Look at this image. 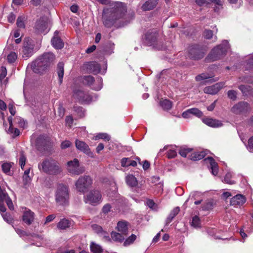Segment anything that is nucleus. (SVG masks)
<instances>
[{"label": "nucleus", "mask_w": 253, "mask_h": 253, "mask_svg": "<svg viewBox=\"0 0 253 253\" xmlns=\"http://www.w3.org/2000/svg\"><path fill=\"white\" fill-rule=\"evenodd\" d=\"M38 168L41 171L51 175H57L62 171L59 163L51 158L45 159L39 164Z\"/></svg>", "instance_id": "3"}, {"label": "nucleus", "mask_w": 253, "mask_h": 253, "mask_svg": "<svg viewBox=\"0 0 253 253\" xmlns=\"http://www.w3.org/2000/svg\"><path fill=\"white\" fill-rule=\"evenodd\" d=\"M17 58V54L14 52H11L8 55L7 59L9 63H12L15 61Z\"/></svg>", "instance_id": "45"}, {"label": "nucleus", "mask_w": 253, "mask_h": 253, "mask_svg": "<svg viewBox=\"0 0 253 253\" xmlns=\"http://www.w3.org/2000/svg\"><path fill=\"white\" fill-rule=\"evenodd\" d=\"M15 121L18 124L19 126L21 127H24L25 123L23 119H21V118H17L15 119Z\"/></svg>", "instance_id": "60"}, {"label": "nucleus", "mask_w": 253, "mask_h": 253, "mask_svg": "<svg viewBox=\"0 0 253 253\" xmlns=\"http://www.w3.org/2000/svg\"><path fill=\"white\" fill-rule=\"evenodd\" d=\"M11 168V164L10 163H4L1 166L2 171L7 175H11L12 173L10 171Z\"/></svg>", "instance_id": "37"}, {"label": "nucleus", "mask_w": 253, "mask_h": 253, "mask_svg": "<svg viewBox=\"0 0 253 253\" xmlns=\"http://www.w3.org/2000/svg\"><path fill=\"white\" fill-rule=\"evenodd\" d=\"M34 43L32 40L29 38H26L24 39L23 49H22V57L27 59L34 53Z\"/></svg>", "instance_id": "10"}, {"label": "nucleus", "mask_w": 253, "mask_h": 253, "mask_svg": "<svg viewBox=\"0 0 253 253\" xmlns=\"http://www.w3.org/2000/svg\"><path fill=\"white\" fill-rule=\"evenodd\" d=\"M204 161H208L210 163L212 174L214 175H217L218 172V168L217 163L215 160L212 157H209L206 158Z\"/></svg>", "instance_id": "24"}, {"label": "nucleus", "mask_w": 253, "mask_h": 253, "mask_svg": "<svg viewBox=\"0 0 253 253\" xmlns=\"http://www.w3.org/2000/svg\"><path fill=\"white\" fill-rule=\"evenodd\" d=\"M206 155L205 151L196 152L191 154L190 159L193 161H198L204 158Z\"/></svg>", "instance_id": "32"}, {"label": "nucleus", "mask_w": 253, "mask_h": 253, "mask_svg": "<svg viewBox=\"0 0 253 253\" xmlns=\"http://www.w3.org/2000/svg\"><path fill=\"white\" fill-rule=\"evenodd\" d=\"M90 250L93 253H101L102 249L101 247L93 242H91L90 246Z\"/></svg>", "instance_id": "35"}, {"label": "nucleus", "mask_w": 253, "mask_h": 253, "mask_svg": "<svg viewBox=\"0 0 253 253\" xmlns=\"http://www.w3.org/2000/svg\"><path fill=\"white\" fill-rule=\"evenodd\" d=\"M192 150V149L187 148L186 146L180 147L179 149V154L183 157H186L187 154L190 153Z\"/></svg>", "instance_id": "38"}, {"label": "nucleus", "mask_w": 253, "mask_h": 253, "mask_svg": "<svg viewBox=\"0 0 253 253\" xmlns=\"http://www.w3.org/2000/svg\"><path fill=\"white\" fill-rule=\"evenodd\" d=\"M0 81L2 82V80L6 77L7 75L6 69L5 67L2 66L0 68Z\"/></svg>", "instance_id": "55"}, {"label": "nucleus", "mask_w": 253, "mask_h": 253, "mask_svg": "<svg viewBox=\"0 0 253 253\" xmlns=\"http://www.w3.org/2000/svg\"><path fill=\"white\" fill-rule=\"evenodd\" d=\"M92 228L95 232L100 235L102 233H103L104 231L102 228L100 226L97 224L92 225Z\"/></svg>", "instance_id": "51"}, {"label": "nucleus", "mask_w": 253, "mask_h": 253, "mask_svg": "<svg viewBox=\"0 0 253 253\" xmlns=\"http://www.w3.org/2000/svg\"><path fill=\"white\" fill-rule=\"evenodd\" d=\"M34 213L30 210H26L24 211L22 216L23 221L27 225H30L34 220Z\"/></svg>", "instance_id": "18"}, {"label": "nucleus", "mask_w": 253, "mask_h": 253, "mask_svg": "<svg viewBox=\"0 0 253 253\" xmlns=\"http://www.w3.org/2000/svg\"><path fill=\"white\" fill-rule=\"evenodd\" d=\"M111 236L112 239L115 242L122 243L126 236L124 235L121 233L116 232L112 231L111 233Z\"/></svg>", "instance_id": "26"}, {"label": "nucleus", "mask_w": 253, "mask_h": 253, "mask_svg": "<svg viewBox=\"0 0 253 253\" xmlns=\"http://www.w3.org/2000/svg\"><path fill=\"white\" fill-rule=\"evenodd\" d=\"M202 121L204 124L212 127H218L222 126V123L220 121L212 118H204Z\"/></svg>", "instance_id": "19"}, {"label": "nucleus", "mask_w": 253, "mask_h": 253, "mask_svg": "<svg viewBox=\"0 0 253 253\" xmlns=\"http://www.w3.org/2000/svg\"><path fill=\"white\" fill-rule=\"evenodd\" d=\"M160 105L164 110H169L172 107V102L169 100L165 99L161 101Z\"/></svg>", "instance_id": "36"}, {"label": "nucleus", "mask_w": 253, "mask_h": 253, "mask_svg": "<svg viewBox=\"0 0 253 253\" xmlns=\"http://www.w3.org/2000/svg\"><path fill=\"white\" fill-rule=\"evenodd\" d=\"M55 217H56L55 215L53 214H50V215L47 216L45 218V221L44 223V224H46L47 223H49V222L52 221L55 218Z\"/></svg>", "instance_id": "61"}, {"label": "nucleus", "mask_w": 253, "mask_h": 253, "mask_svg": "<svg viewBox=\"0 0 253 253\" xmlns=\"http://www.w3.org/2000/svg\"><path fill=\"white\" fill-rule=\"evenodd\" d=\"M147 205L152 209H155L156 205L152 200L149 199L147 201Z\"/></svg>", "instance_id": "62"}, {"label": "nucleus", "mask_w": 253, "mask_h": 253, "mask_svg": "<svg viewBox=\"0 0 253 253\" xmlns=\"http://www.w3.org/2000/svg\"><path fill=\"white\" fill-rule=\"evenodd\" d=\"M74 108L75 111L78 113L80 117H83L84 116V111L82 107L75 106Z\"/></svg>", "instance_id": "52"}, {"label": "nucleus", "mask_w": 253, "mask_h": 253, "mask_svg": "<svg viewBox=\"0 0 253 253\" xmlns=\"http://www.w3.org/2000/svg\"><path fill=\"white\" fill-rule=\"evenodd\" d=\"M2 216L3 219L8 223L12 222V218L11 217L9 214L7 213L2 214Z\"/></svg>", "instance_id": "63"}, {"label": "nucleus", "mask_w": 253, "mask_h": 253, "mask_svg": "<svg viewBox=\"0 0 253 253\" xmlns=\"http://www.w3.org/2000/svg\"><path fill=\"white\" fill-rule=\"evenodd\" d=\"M59 32L56 31L51 40L53 46L56 49H61L64 46V42L60 37H58Z\"/></svg>", "instance_id": "20"}, {"label": "nucleus", "mask_w": 253, "mask_h": 253, "mask_svg": "<svg viewBox=\"0 0 253 253\" xmlns=\"http://www.w3.org/2000/svg\"><path fill=\"white\" fill-rule=\"evenodd\" d=\"M190 113L191 114V116H195L197 117H201L203 116V113L200 110L196 108H193L189 109Z\"/></svg>", "instance_id": "43"}, {"label": "nucleus", "mask_w": 253, "mask_h": 253, "mask_svg": "<svg viewBox=\"0 0 253 253\" xmlns=\"http://www.w3.org/2000/svg\"><path fill=\"white\" fill-rule=\"evenodd\" d=\"M250 110V105L248 103L240 102L232 107L231 111L236 114H240L247 113Z\"/></svg>", "instance_id": "12"}, {"label": "nucleus", "mask_w": 253, "mask_h": 253, "mask_svg": "<svg viewBox=\"0 0 253 253\" xmlns=\"http://www.w3.org/2000/svg\"><path fill=\"white\" fill-rule=\"evenodd\" d=\"M92 179L89 175L81 176L75 183L76 189L81 193L86 192L92 184Z\"/></svg>", "instance_id": "6"}, {"label": "nucleus", "mask_w": 253, "mask_h": 253, "mask_svg": "<svg viewBox=\"0 0 253 253\" xmlns=\"http://www.w3.org/2000/svg\"><path fill=\"white\" fill-rule=\"evenodd\" d=\"M69 193L68 187L63 184L58 185L56 194L55 201L61 206H66L69 203Z\"/></svg>", "instance_id": "4"}, {"label": "nucleus", "mask_w": 253, "mask_h": 253, "mask_svg": "<svg viewBox=\"0 0 253 253\" xmlns=\"http://www.w3.org/2000/svg\"><path fill=\"white\" fill-rule=\"evenodd\" d=\"M47 28V22L42 19L37 20L35 26L36 31L38 33H42Z\"/></svg>", "instance_id": "22"}, {"label": "nucleus", "mask_w": 253, "mask_h": 253, "mask_svg": "<svg viewBox=\"0 0 253 253\" xmlns=\"http://www.w3.org/2000/svg\"><path fill=\"white\" fill-rule=\"evenodd\" d=\"M16 18L15 15L13 13H10L8 16V21L9 22L13 23Z\"/></svg>", "instance_id": "64"}, {"label": "nucleus", "mask_w": 253, "mask_h": 253, "mask_svg": "<svg viewBox=\"0 0 253 253\" xmlns=\"http://www.w3.org/2000/svg\"><path fill=\"white\" fill-rule=\"evenodd\" d=\"M247 148L250 152H253V136L250 138L248 140Z\"/></svg>", "instance_id": "54"}, {"label": "nucleus", "mask_w": 253, "mask_h": 253, "mask_svg": "<svg viewBox=\"0 0 253 253\" xmlns=\"http://www.w3.org/2000/svg\"><path fill=\"white\" fill-rule=\"evenodd\" d=\"M237 92L234 90H230L227 92L228 97L233 100H235L237 98Z\"/></svg>", "instance_id": "50"}, {"label": "nucleus", "mask_w": 253, "mask_h": 253, "mask_svg": "<svg viewBox=\"0 0 253 253\" xmlns=\"http://www.w3.org/2000/svg\"><path fill=\"white\" fill-rule=\"evenodd\" d=\"M73 97L81 103L89 104L92 100V97L90 95L80 89L73 90Z\"/></svg>", "instance_id": "9"}, {"label": "nucleus", "mask_w": 253, "mask_h": 253, "mask_svg": "<svg viewBox=\"0 0 253 253\" xmlns=\"http://www.w3.org/2000/svg\"><path fill=\"white\" fill-rule=\"evenodd\" d=\"M195 2L200 6L209 4V0H195Z\"/></svg>", "instance_id": "59"}, {"label": "nucleus", "mask_w": 253, "mask_h": 253, "mask_svg": "<svg viewBox=\"0 0 253 253\" xmlns=\"http://www.w3.org/2000/svg\"><path fill=\"white\" fill-rule=\"evenodd\" d=\"M67 170L72 174L80 175L84 172L85 169L84 167L80 166L79 161L77 159H74V160L67 163Z\"/></svg>", "instance_id": "8"}, {"label": "nucleus", "mask_w": 253, "mask_h": 253, "mask_svg": "<svg viewBox=\"0 0 253 253\" xmlns=\"http://www.w3.org/2000/svg\"><path fill=\"white\" fill-rule=\"evenodd\" d=\"M84 67L88 73L96 75L100 71V65L95 61L86 62L84 64Z\"/></svg>", "instance_id": "13"}, {"label": "nucleus", "mask_w": 253, "mask_h": 253, "mask_svg": "<svg viewBox=\"0 0 253 253\" xmlns=\"http://www.w3.org/2000/svg\"><path fill=\"white\" fill-rule=\"evenodd\" d=\"M71 144H72V143L70 141L65 140L64 141H63L61 143V148L62 149H66V148H67L70 147Z\"/></svg>", "instance_id": "58"}, {"label": "nucleus", "mask_w": 253, "mask_h": 253, "mask_svg": "<svg viewBox=\"0 0 253 253\" xmlns=\"http://www.w3.org/2000/svg\"><path fill=\"white\" fill-rule=\"evenodd\" d=\"M126 181L130 187H135L138 184L136 177L132 174L128 175L126 176Z\"/></svg>", "instance_id": "28"}, {"label": "nucleus", "mask_w": 253, "mask_h": 253, "mask_svg": "<svg viewBox=\"0 0 253 253\" xmlns=\"http://www.w3.org/2000/svg\"><path fill=\"white\" fill-rule=\"evenodd\" d=\"M102 139L106 141H109L110 139V136L105 133H100L95 137V140Z\"/></svg>", "instance_id": "44"}, {"label": "nucleus", "mask_w": 253, "mask_h": 253, "mask_svg": "<svg viewBox=\"0 0 253 253\" xmlns=\"http://www.w3.org/2000/svg\"><path fill=\"white\" fill-rule=\"evenodd\" d=\"M71 222L69 220L63 218L57 224V227L62 230L66 229L70 226Z\"/></svg>", "instance_id": "30"}, {"label": "nucleus", "mask_w": 253, "mask_h": 253, "mask_svg": "<svg viewBox=\"0 0 253 253\" xmlns=\"http://www.w3.org/2000/svg\"><path fill=\"white\" fill-rule=\"evenodd\" d=\"M126 12V6L122 2H114L110 7L104 8L102 12V21L104 25L111 27L115 21L123 18Z\"/></svg>", "instance_id": "1"}, {"label": "nucleus", "mask_w": 253, "mask_h": 253, "mask_svg": "<svg viewBox=\"0 0 253 253\" xmlns=\"http://www.w3.org/2000/svg\"><path fill=\"white\" fill-rule=\"evenodd\" d=\"M246 202V197L242 194H237L230 200V205L234 207L242 206Z\"/></svg>", "instance_id": "15"}, {"label": "nucleus", "mask_w": 253, "mask_h": 253, "mask_svg": "<svg viewBox=\"0 0 253 253\" xmlns=\"http://www.w3.org/2000/svg\"><path fill=\"white\" fill-rule=\"evenodd\" d=\"M158 3V0H147L142 5L141 9L143 11H149L156 7Z\"/></svg>", "instance_id": "23"}, {"label": "nucleus", "mask_w": 253, "mask_h": 253, "mask_svg": "<svg viewBox=\"0 0 253 253\" xmlns=\"http://www.w3.org/2000/svg\"><path fill=\"white\" fill-rule=\"evenodd\" d=\"M202 194L198 192H194L191 193L189 196V199H191L193 200H197L200 198H202L201 197Z\"/></svg>", "instance_id": "49"}, {"label": "nucleus", "mask_w": 253, "mask_h": 253, "mask_svg": "<svg viewBox=\"0 0 253 253\" xmlns=\"http://www.w3.org/2000/svg\"><path fill=\"white\" fill-rule=\"evenodd\" d=\"M26 160V157L22 153L20 154V158H19V165H20L22 169H23V168L25 165Z\"/></svg>", "instance_id": "53"}, {"label": "nucleus", "mask_w": 253, "mask_h": 253, "mask_svg": "<svg viewBox=\"0 0 253 253\" xmlns=\"http://www.w3.org/2000/svg\"><path fill=\"white\" fill-rule=\"evenodd\" d=\"M205 54L204 49L199 45L193 44L188 48V56L192 60H199L203 58Z\"/></svg>", "instance_id": "7"}, {"label": "nucleus", "mask_w": 253, "mask_h": 253, "mask_svg": "<svg viewBox=\"0 0 253 253\" xmlns=\"http://www.w3.org/2000/svg\"><path fill=\"white\" fill-rule=\"evenodd\" d=\"M128 222L125 220L120 221L118 222L116 229L124 235L127 236L128 235Z\"/></svg>", "instance_id": "21"}, {"label": "nucleus", "mask_w": 253, "mask_h": 253, "mask_svg": "<svg viewBox=\"0 0 253 253\" xmlns=\"http://www.w3.org/2000/svg\"><path fill=\"white\" fill-rule=\"evenodd\" d=\"M158 37V33L156 31H148L145 35V42L146 43L151 45L154 44L157 41Z\"/></svg>", "instance_id": "17"}, {"label": "nucleus", "mask_w": 253, "mask_h": 253, "mask_svg": "<svg viewBox=\"0 0 253 253\" xmlns=\"http://www.w3.org/2000/svg\"><path fill=\"white\" fill-rule=\"evenodd\" d=\"M17 26L20 29H24L25 25V17L23 16H19L16 21Z\"/></svg>", "instance_id": "41"}, {"label": "nucleus", "mask_w": 253, "mask_h": 253, "mask_svg": "<svg viewBox=\"0 0 253 253\" xmlns=\"http://www.w3.org/2000/svg\"><path fill=\"white\" fill-rule=\"evenodd\" d=\"M101 200V195L99 191L94 190L90 191L84 197V202L92 205L99 204Z\"/></svg>", "instance_id": "11"}, {"label": "nucleus", "mask_w": 253, "mask_h": 253, "mask_svg": "<svg viewBox=\"0 0 253 253\" xmlns=\"http://www.w3.org/2000/svg\"><path fill=\"white\" fill-rule=\"evenodd\" d=\"M94 81V78L92 76H84L83 77V83L88 86H91Z\"/></svg>", "instance_id": "34"}, {"label": "nucleus", "mask_w": 253, "mask_h": 253, "mask_svg": "<svg viewBox=\"0 0 253 253\" xmlns=\"http://www.w3.org/2000/svg\"><path fill=\"white\" fill-rule=\"evenodd\" d=\"M232 178V174L230 172H228L226 174L225 177L224 181L225 183L229 184H233L235 183L234 181L232 180H231Z\"/></svg>", "instance_id": "47"}, {"label": "nucleus", "mask_w": 253, "mask_h": 253, "mask_svg": "<svg viewBox=\"0 0 253 253\" xmlns=\"http://www.w3.org/2000/svg\"><path fill=\"white\" fill-rule=\"evenodd\" d=\"M136 239V236L134 234H131L129 237L124 241V245L127 246L132 244Z\"/></svg>", "instance_id": "42"}, {"label": "nucleus", "mask_w": 253, "mask_h": 253, "mask_svg": "<svg viewBox=\"0 0 253 253\" xmlns=\"http://www.w3.org/2000/svg\"><path fill=\"white\" fill-rule=\"evenodd\" d=\"M211 77L208 74L202 73L201 74L197 75L195 77V80L196 81H201L205 79H209Z\"/></svg>", "instance_id": "46"}, {"label": "nucleus", "mask_w": 253, "mask_h": 253, "mask_svg": "<svg viewBox=\"0 0 253 253\" xmlns=\"http://www.w3.org/2000/svg\"><path fill=\"white\" fill-rule=\"evenodd\" d=\"M179 211L180 208L178 207H175L171 211L166 219V225H168L173 220L174 217L179 213Z\"/></svg>", "instance_id": "27"}, {"label": "nucleus", "mask_w": 253, "mask_h": 253, "mask_svg": "<svg viewBox=\"0 0 253 253\" xmlns=\"http://www.w3.org/2000/svg\"><path fill=\"white\" fill-rule=\"evenodd\" d=\"M46 144V140L43 135L39 136L36 141V146L39 150H42Z\"/></svg>", "instance_id": "25"}, {"label": "nucleus", "mask_w": 253, "mask_h": 253, "mask_svg": "<svg viewBox=\"0 0 253 253\" xmlns=\"http://www.w3.org/2000/svg\"><path fill=\"white\" fill-rule=\"evenodd\" d=\"M213 203L211 201H206L202 204L201 209L203 211H209L212 209Z\"/></svg>", "instance_id": "40"}, {"label": "nucleus", "mask_w": 253, "mask_h": 253, "mask_svg": "<svg viewBox=\"0 0 253 253\" xmlns=\"http://www.w3.org/2000/svg\"><path fill=\"white\" fill-rule=\"evenodd\" d=\"M225 43V44H220L213 48L207 57L206 60L209 62H212L220 59L224 56L228 48L226 41Z\"/></svg>", "instance_id": "5"}, {"label": "nucleus", "mask_w": 253, "mask_h": 253, "mask_svg": "<svg viewBox=\"0 0 253 253\" xmlns=\"http://www.w3.org/2000/svg\"><path fill=\"white\" fill-rule=\"evenodd\" d=\"M57 74L59 79V82L60 84L62 83L63 78L64 76V63L63 62H59L57 65Z\"/></svg>", "instance_id": "31"}, {"label": "nucleus", "mask_w": 253, "mask_h": 253, "mask_svg": "<svg viewBox=\"0 0 253 253\" xmlns=\"http://www.w3.org/2000/svg\"><path fill=\"white\" fill-rule=\"evenodd\" d=\"M137 165L136 161L131 160L128 158H124L121 160V166L123 167L132 166L135 167Z\"/></svg>", "instance_id": "29"}, {"label": "nucleus", "mask_w": 253, "mask_h": 253, "mask_svg": "<svg viewBox=\"0 0 253 253\" xmlns=\"http://www.w3.org/2000/svg\"><path fill=\"white\" fill-rule=\"evenodd\" d=\"M204 36L207 39H211L213 36V32L210 30H206L204 32Z\"/></svg>", "instance_id": "56"}, {"label": "nucleus", "mask_w": 253, "mask_h": 253, "mask_svg": "<svg viewBox=\"0 0 253 253\" xmlns=\"http://www.w3.org/2000/svg\"><path fill=\"white\" fill-rule=\"evenodd\" d=\"M224 85V83H217L213 85L206 87L204 90L206 93L215 94L223 87Z\"/></svg>", "instance_id": "16"}, {"label": "nucleus", "mask_w": 253, "mask_h": 253, "mask_svg": "<svg viewBox=\"0 0 253 253\" xmlns=\"http://www.w3.org/2000/svg\"><path fill=\"white\" fill-rule=\"evenodd\" d=\"M177 155L176 150L173 148H171L168 151L167 157L169 159H172L175 157Z\"/></svg>", "instance_id": "48"}, {"label": "nucleus", "mask_w": 253, "mask_h": 253, "mask_svg": "<svg viewBox=\"0 0 253 253\" xmlns=\"http://www.w3.org/2000/svg\"><path fill=\"white\" fill-rule=\"evenodd\" d=\"M239 88L245 95H250L252 93V88L249 85H241L239 86Z\"/></svg>", "instance_id": "33"}, {"label": "nucleus", "mask_w": 253, "mask_h": 253, "mask_svg": "<svg viewBox=\"0 0 253 253\" xmlns=\"http://www.w3.org/2000/svg\"><path fill=\"white\" fill-rule=\"evenodd\" d=\"M54 58V55L52 53H44L32 62L31 68L35 73L42 74L49 67Z\"/></svg>", "instance_id": "2"}, {"label": "nucleus", "mask_w": 253, "mask_h": 253, "mask_svg": "<svg viewBox=\"0 0 253 253\" xmlns=\"http://www.w3.org/2000/svg\"><path fill=\"white\" fill-rule=\"evenodd\" d=\"M111 209V206L109 204H106L105 205L102 209V211L104 214L108 213L110 211Z\"/></svg>", "instance_id": "57"}, {"label": "nucleus", "mask_w": 253, "mask_h": 253, "mask_svg": "<svg viewBox=\"0 0 253 253\" xmlns=\"http://www.w3.org/2000/svg\"><path fill=\"white\" fill-rule=\"evenodd\" d=\"M191 225L195 228H199L201 227V220L197 215H195L193 217Z\"/></svg>", "instance_id": "39"}, {"label": "nucleus", "mask_w": 253, "mask_h": 253, "mask_svg": "<svg viewBox=\"0 0 253 253\" xmlns=\"http://www.w3.org/2000/svg\"><path fill=\"white\" fill-rule=\"evenodd\" d=\"M75 145L79 150L85 153L90 157L93 156V154L90 151L89 146L84 142L76 140L75 141Z\"/></svg>", "instance_id": "14"}]
</instances>
